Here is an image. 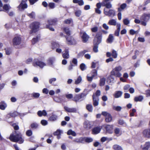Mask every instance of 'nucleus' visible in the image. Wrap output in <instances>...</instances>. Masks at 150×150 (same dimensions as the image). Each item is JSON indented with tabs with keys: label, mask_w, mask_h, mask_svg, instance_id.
<instances>
[{
	"label": "nucleus",
	"mask_w": 150,
	"mask_h": 150,
	"mask_svg": "<svg viewBox=\"0 0 150 150\" xmlns=\"http://www.w3.org/2000/svg\"><path fill=\"white\" fill-rule=\"evenodd\" d=\"M9 139L13 142H18L20 144L24 142L21 133L16 131H14L13 134L11 135Z\"/></svg>",
	"instance_id": "1"
},
{
	"label": "nucleus",
	"mask_w": 150,
	"mask_h": 150,
	"mask_svg": "<svg viewBox=\"0 0 150 150\" xmlns=\"http://www.w3.org/2000/svg\"><path fill=\"white\" fill-rule=\"evenodd\" d=\"M121 66L116 67L111 71L110 74L116 77H120L122 76V74L120 72L122 70Z\"/></svg>",
	"instance_id": "2"
},
{
	"label": "nucleus",
	"mask_w": 150,
	"mask_h": 150,
	"mask_svg": "<svg viewBox=\"0 0 150 150\" xmlns=\"http://www.w3.org/2000/svg\"><path fill=\"white\" fill-rule=\"evenodd\" d=\"M30 27L33 32H36L39 30V23L37 22H33L30 24Z\"/></svg>",
	"instance_id": "3"
},
{
	"label": "nucleus",
	"mask_w": 150,
	"mask_h": 150,
	"mask_svg": "<svg viewBox=\"0 0 150 150\" xmlns=\"http://www.w3.org/2000/svg\"><path fill=\"white\" fill-rule=\"evenodd\" d=\"M33 65L35 67L37 66L39 67H40L42 68L46 65L43 62L39 61L37 59H34L33 62Z\"/></svg>",
	"instance_id": "4"
},
{
	"label": "nucleus",
	"mask_w": 150,
	"mask_h": 150,
	"mask_svg": "<svg viewBox=\"0 0 150 150\" xmlns=\"http://www.w3.org/2000/svg\"><path fill=\"white\" fill-rule=\"evenodd\" d=\"M101 114L105 117V120L107 122H110L112 121V117L109 113L107 112L103 111L102 112Z\"/></svg>",
	"instance_id": "5"
},
{
	"label": "nucleus",
	"mask_w": 150,
	"mask_h": 150,
	"mask_svg": "<svg viewBox=\"0 0 150 150\" xmlns=\"http://www.w3.org/2000/svg\"><path fill=\"white\" fill-rule=\"evenodd\" d=\"M102 35L100 34H97L94 40V45H98L101 42Z\"/></svg>",
	"instance_id": "6"
},
{
	"label": "nucleus",
	"mask_w": 150,
	"mask_h": 150,
	"mask_svg": "<svg viewBox=\"0 0 150 150\" xmlns=\"http://www.w3.org/2000/svg\"><path fill=\"white\" fill-rule=\"evenodd\" d=\"M95 122L93 121H86L84 123V127L87 129L91 128L92 126L95 125Z\"/></svg>",
	"instance_id": "7"
},
{
	"label": "nucleus",
	"mask_w": 150,
	"mask_h": 150,
	"mask_svg": "<svg viewBox=\"0 0 150 150\" xmlns=\"http://www.w3.org/2000/svg\"><path fill=\"white\" fill-rule=\"evenodd\" d=\"M21 39L19 36H16L13 39V44L14 45H17L21 44Z\"/></svg>",
	"instance_id": "8"
},
{
	"label": "nucleus",
	"mask_w": 150,
	"mask_h": 150,
	"mask_svg": "<svg viewBox=\"0 0 150 150\" xmlns=\"http://www.w3.org/2000/svg\"><path fill=\"white\" fill-rule=\"evenodd\" d=\"M106 130V132L110 134L113 132V126L112 125H104L103 126Z\"/></svg>",
	"instance_id": "9"
},
{
	"label": "nucleus",
	"mask_w": 150,
	"mask_h": 150,
	"mask_svg": "<svg viewBox=\"0 0 150 150\" xmlns=\"http://www.w3.org/2000/svg\"><path fill=\"white\" fill-rule=\"evenodd\" d=\"M104 13L106 15L111 17H113L115 15V11L113 10H110L108 11L106 9L104 8Z\"/></svg>",
	"instance_id": "10"
},
{
	"label": "nucleus",
	"mask_w": 150,
	"mask_h": 150,
	"mask_svg": "<svg viewBox=\"0 0 150 150\" xmlns=\"http://www.w3.org/2000/svg\"><path fill=\"white\" fill-rule=\"evenodd\" d=\"M80 35L83 42H86L88 41L89 36L85 32H81L80 33Z\"/></svg>",
	"instance_id": "11"
},
{
	"label": "nucleus",
	"mask_w": 150,
	"mask_h": 150,
	"mask_svg": "<svg viewBox=\"0 0 150 150\" xmlns=\"http://www.w3.org/2000/svg\"><path fill=\"white\" fill-rule=\"evenodd\" d=\"M27 0H22V1L19 5L18 6V8L20 10L24 9L27 7V5L25 2Z\"/></svg>",
	"instance_id": "12"
},
{
	"label": "nucleus",
	"mask_w": 150,
	"mask_h": 150,
	"mask_svg": "<svg viewBox=\"0 0 150 150\" xmlns=\"http://www.w3.org/2000/svg\"><path fill=\"white\" fill-rule=\"evenodd\" d=\"M67 40L68 44L69 45H75L76 43L75 40L72 37L69 36L67 37Z\"/></svg>",
	"instance_id": "13"
},
{
	"label": "nucleus",
	"mask_w": 150,
	"mask_h": 150,
	"mask_svg": "<svg viewBox=\"0 0 150 150\" xmlns=\"http://www.w3.org/2000/svg\"><path fill=\"white\" fill-rule=\"evenodd\" d=\"M142 135L143 136L146 138H150V129H145L143 131Z\"/></svg>",
	"instance_id": "14"
},
{
	"label": "nucleus",
	"mask_w": 150,
	"mask_h": 150,
	"mask_svg": "<svg viewBox=\"0 0 150 150\" xmlns=\"http://www.w3.org/2000/svg\"><path fill=\"white\" fill-rule=\"evenodd\" d=\"M141 147L142 150H149V149L150 147V142H146L143 145H141Z\"/></svg>",
	"instance_id": "15"
},
{
	"label": "nucleus",
	"mask_w": 150,
	"mask_h": 150,
	"mask_svg": "<svg viewBox=\"0 0 150 150\" xmlns=\"http://www.w3.org/2000/svg\"><path fill=\"white\" fill-rule=\"evenodd\" d=\"M101 129L100 127H95L92 129V133L93 134H97L100 133Z\"/></svg>",
	"instance_id": "16"
},
{
	"label": "nucleus",
	"mask_w": 150,
	"mask_h": 150,
	"mask_svg": "<svg viewBox=\"0 0 150 150\" xmlns=\"http://www.w3.org/2000/svg\"><path fill=\"white\" fill-rule=\"evenodd\" d=\"M113 76L110 74V75L108 77L107 82H108L109 83H113L115 82L116 81L114 77Z\"/></svg>",
	"instance_id": "17"
},
{
	"label": "nucleus",
	"mask_w": 150,
	"mask_h": 150,
	"mask_svg": "<svg viewBox=\"0 0 150 150\" xmlns=\"http://www.w3.org/2000/svg\"><path fill=\"white\" fill-rule=\"evenodd\" d=\"M83 96L84 94L83 93L76 95L74 98L73 100L76 102L83 98Z\"/></svg>",
	"instance_id": "18"
},
{
	"label": "nucleus",
	"mask_w": 150,
	"mask_h": 150,
	"mask_svg": "<svg viewBox=\"0 0 150 150\" xmlns=\"http://www.w3.org/2000/svg\"><path fill=\"white\" fill-rule=\"evenodd\" d=\"M63 57L65 59H68L69 57V51L67 49H66L65 50V52L63 53L62 54Z\"/></svg>",
	"instance_id": "19"
},
{
	"label": "nucleus",
	"mask_w": 150,
	"mask_h": 150,
	"mask_svg": "<svg viewBox=\"0 0 150 150\" xmlns=\"http://www.w3.org/2000/svg\"><path fill=\"white\" fill-rule=\"evenodd\" d=\"M7 107L6 103L4 101H1L0 103V109L4 110Z\"/></svg>",
	"instance_id": "20"
},
{
	"label": "nucleus",
	"mask_w": 150,
	"mask_h": 150,
	"mask_svg": "<svg viewBox=\"0 0 150 150\" xmlns=\"http://www.w3.org/2000/svg\"><path fill=\"white\" fill-rule=\"evenodd\" d=\"M93 105L95 106H97L98 105V99L97 97H96L94 94H93Z\"/></svg>",
	"instance_id": "21"
},
{
	"label": "nucleus",
	"mask_w": 150,
	"mask_h": 150,
	"mask_svg": "<svg viewBox=\"0 0 150 150\" xmlns=\"http://www.w3.org/2000/svg\"><path fill=\"white\" fill-rule=\"evenodd\" d=\"M114 132L115 135L117 137L119 136L122 134V131L120 129L118 128H115L114 129Z\"/></svg>",
	"instance_id": "22"
},
{
	"label": "nucleus",
	"mask_w": 150,
	"mask_h": 150,
	"mask_svg": "<svg viewBox=\"0 0 150 150\" xmlns=\"http://www.w3.org/2000/svg\"><path fill=\"white\" fill-rule=\"evenodd\" d=\"M106 78L104 77L101 78L99 81V85L100 86H103L105 83Z\"/></svg>",
	"instance_id": "23"
},
{
	"label": "nucleus",
	"mask_w": 150,
	"mask_h": 150,
	"mask_svg": "<svg viewBox=\"0 0 150 150\" xmlns=\"http://www.w3.org/2000/svg\"><path fill=\"white\" fill-rule=\"evenodd\" d=\"M118 23H117L116 20L114 19H112L110 20H109L108 22V24L114 26L116 25V27H117V25Z\"/></svg>",
	"instance_id": "24"
},
{
	"label": "nucleus",
	"mask_w": 150,
	"mask_h": 150,
	"mask_svg": "<svg viewBox=\"0 0 150 150\" xmlns=\"http://www.w3.org/2000/svg\"><path fill=\"white\" fill-rule=\"evenodd\" d=\"M122 94V91H117L115 92L113 96L115 98L120 97Z\"/></svg>",
	"instance_id": "25"
},
{
	"label": "nucleus",
	"mask_w": 150,
	"mask_h": 150,
	"mask_svg": "<svg viewBox=\"0 0 150 150\" xmlns=\"http://www.w3.org/2000/svg\"><path fill=\"white\" fill-rule=\"evenodd\" d=\"M117 30L115 31V35L116 36H118L119 35V33L121 28V25L120 23L117 24Z\"/></svg>",
	"instance_id": "26"
},
{
	"label": "nucleus",
	"mask_w": 150,
	"mask_h": 150,
	"mask_svg": "<svg viewBox=\"0 0 150 150\" xmlns=\"http://www.w3.org/2000/svg\"><path fill=\"white\" fill-rule=\"evenodd\" d=\"M102 6H105L108 8H110L112 7V4L109 2L107 3L106 2H103L102 3Z\"/></svg>",
	"instance_id": "27"
},
{
	"label": "nucleus",
	"mask_w": 150,
	"mask_h": 150,
	"mask_svg": "<svg viewBox=\"0 0 150 150\" xmlns=\"http://www.w3.org/2000/svg\"><path fill=\"white\" fill-rule=\"evenodd\" d=\"M55 61V59L54 57L50 58L48 60V64L50 65H52Z\"/></svg>",
	"instance_id": "28"
},
{
	"label": "nucleus",
	"mask_w": 150,
	"mask_h": 150,
	"mask_svg": "<svg viewBox=\"0 0 150 150\" xmlns=\"http://www.w3.org/2000/svg\"><path fill=\"white\" fill-rule=\"evenodd\" d=\"M149 15L146 14H143L140 18V20L141 21L143 20L145 21L148 19L149 17Z\"/></svg>",
	"instance_id": "29"
},
{
	"label": "nucleus",
	"mask_w": 150,
	"mask_h": 150,
	"mask_svg": "<svg viewBox=\"0 0 150 150\" xmlns=\"http://www.w3.org/2000/svg\"><path fill=\"white\" fill-rule=\"evenodd\" d=\"M47 112L45 110H43L42 111H39L38 112V114L40 117L42 116H45L47 115Z\"/></svg>",
	"instance_id": "30"
},
{
	"label": "nucleus",
	"mask_w": 150,
	"mask_h": 150,
	"mask_svg": "<svg viewBox=\"0 0 150 150\" xmlns=\"http://www.w3.org/2000/svg\"><path fill=\"white\" fill-rule=\"evenodd\" d=\"M83 138V143L86 142L87 143H90L92 142L93 139L91 137H85Z\"/></svg>",
	"instance_id": "31"
},
{
	"label": "nucleus",
	"mask_w": 150,
	"mask_h": 150,
	"mask_svg": "<svg viewBox=\"0 0 150 150\" xmlns=\"http://www.w3.org/2000/svg\"><path fill=\"white\" fill-rule=\"evenodd\" d=\"M48 23L50 25H55L57 22L56 19H54L50 20L48 21Z\"/></svg>",
	"instance_id": "32"
},
{
	"label": "nucleus",
	"mask_w": 150,
	"mask_h": 150,
	"mask_svg": "<svg viewBox=\"0 0 150 150\" xmlns=\"http://www.w3.org/2000/svg\"><path fill=\"white\" fill-rule=\"evenodd\" d=\"M40 40V37L37 36L36 38H33L32 40V44L34 45L36 43L38 42Z\"/></svg>",
	"instance_id": "33"
},
{
	"label": "nucleus",
	"mask_w": 150,
	"mask_h": 150,
	"mask_svg": "<svg viewBox=\"0 0 150 150\" xmlns=\"http://www.w3.org/2000/svg\"><path fill=\"white\" fill-rule=\"evenodd\" d=\"M57 118V116L52 113L49 118V120L51 121H55Z\"/></svg>",
	"instance_id": "34"
},
{
	"label": "nucleus",
	"mask_w": 150,
	"mask_h": 150,
	"mask_svg": "<svg viewBox=\"0 0 150 150\" xmlns=\"http://www.w3.org/2000/svg\"><path fill=\"white\" fill-rule=\"evenodd\" d=\"M114 39L113 36L112 34L109 35L107 40V42L108 43H111L112 42Z\"/></svg>",
	"instance_id": "35"
},
{
	"label": "nucleus",
	"mask_w": 150,
	"mask_h": 150,
	"mask_svg": "<svg viewBox=\"0 0 150 150\" xmlns=\"http://www.w3.org/2000/svg\"><path fill=\"white\" fill-rule=\"evenodd\" d=\"M82 80V78L81 76H79L76 79L75 81V83L78 84L80 83Z\"/></svg>",
	"instance_id": "36"
},
{
	"label": "nucleus",
	"mask_w": 150,
	"mask_h": 150,
	"mask_svg": "<svg viewBox=\"0 0 150 150\" xmlns=\"http://www.w3.org/2000/svg\"><path fill=\"white\" fill-rule=\"evenodd\" d=\"M112 147L114 150H123L121 147L117 144L114 145Z\"/></svg>",
	"instance_id": "37"
},
{
	"label": "nucleus",
	"mask_w": 150,
	"mask_h": 150,
	"mask_svg": "<svg viewBox=\"0 0 150 150\" xmlns=\"http://www.w3.org/2000/svg\"><path fill=\"white\" fill-rule=\"evenodd\" d=\"M3 8L4 11H8L11 8V7L9 5L6 4L4 5Z\"/></svg>",
	"instance_id": "38"
},
{
	"label": "nucleus",
	"mask_w": 150,
	"mask_h": 150,
	"mask_svg": "<svg viewBox=\"0 0 150 150\" xmlns=\"http://www.w3.org/2000/svg\"><path fill=\"white\" fill-rule=\"evenodd\" d=\"M143 99V97L142 96H139L136 97L134 98L135 101H141Z\"/></svg>",
	"instance_id": "39"
},
{
	"label": "nucleus",
	"mask_w": 150,
	"mask_h": 150,
	"mask_svg": "<svg viewBox=\"0 0 150 150\" xmlns=\"http://www.w3.org/2000/svg\"><path fill=\"white\" fill-rule=\"evenodd\" d=\"M62 131L60 130H57L54 133V134L55 135H57V138L58 139L60 138L59 135L62 133Z\"/></svg>",
	"instance_id": "40"
},
{
	"label": "nucleus",
	"mask_w": 150,
	"mask_h": 150,
	"mask_svg": "<svg viewBox=\"0 0 150 150\" xmlns=\"http://www.w3.org/2000/svg\"><path fill=\"white\" fill-rule=\"evenodd\" d=\"M74 141L77 143H83V138L81 137L79 138L76 139H74Z\"/></svg>",
	"instance_id": "41"
},
{
	"label": "nucleus",
	"mask_w": 150,
	"mask_h": 150,
	"mask_svg": "<svg viewBox=\"0 0 150 150\" xmlns=\"http://www.w3.org/2000/svg\"><path fill=\"white\" fill-rule=\"evenodd\" d=\"M127 5L125 4H123L121 5L120 7L118 8V11H121L122 10H123L126 7Z\"/></svg>",
	"instance_id": "42"
},
{
	"label": "nucleus",
	"mask_w": 150,
	"mask_h": 150,
	"mask_svg": "<svg viewBox=\"0 0 150 150\" xmlns=\"http://www.w3.org/2000/svg\"><path fill=\"white\" fill-rule=\"evenodd\" d=\"M113 109L117 111H120L122 109V107L120 106H113Z\"/></svg>",
	"instance_id": "43"
},
{
	"label": "nucleus",
	"mask_w": 150,
	"mask_h": 150,
	"mask_svg": "<svg viewBox=\"0 0 150 150\" xmlns=\"http://www.w3.org/2000/svg\"><path fill=\"white\" fill-rule=\"evenodd\" d=\"M86 108L89 112H92L93 111V106L91 105H86Z\"/></svg>",
	"instance_id": "44"
},
{
	"label": "nucleus",
	"mask_w": 150,
	"mask_h": 150,
	"mask_svg": "<svg viewBox=\"0 0 150 150\" xmlns=\"http://www.w3.org/2000/svg\"><path fill=\"white\" fill-rule=\"evenodd\" d=\"M67 134L68 135H71L74 136H75L76 135L75 132L71 130H69L68 131Z\"/></svg>",
	"instance_id": "45"
},
{
	"label": "nucleus",
	"mask_w": 150,
	"mask_h": 150,
	"mask_svg": "<svg viewBox=\"0 0 150 150\" xmlns=\"http://www.w3.org/2000/svg\"><path fill=\"white\" fill-rule=\"evenodd\" d=\"M30 127L32 129H36L38 127V125L36 123H33L30 125Z\"/></svg>",
	"instance_id": "46"
},
{
	"label": "nucleus",
	"mask_w": 150,
	"mask_h": 150,
	"mask_svg": "<svg viewBox=\"0 0 150 150\" xmlns=\"http://www.w3.org/2000/svg\"><path fill=\"white\" fill-rule=\"evenodd\" d=\"M123 22L125 25H128L130 23V21L127 18L123 20Z\"/></svg>",
	"instance_id": "47"
},
{
	"label": "nucleus",
	"mask_w": 150,
	"mask_h": 150,
	"mask_svg": "<svg viewBox=\"0 0 150 150\" xmlns=\"http://www.w3.org/2000/svg\"><path fill=\"white\" fill-rule=\"evenodd\" d=\"M75 15L77 17H79L81 13V11L80 10H77L75 13Z\"/></svg>",
	"instance_id": "48"
},
{
	"label": "nucleus",
	"mask_w": 150,
	"mask_h": 150,
	"mask_svg": "<svg viewBox=\"0 0 150 150\" xmlns=\"http://www.w3.org/2000/svg\"><path fill=\"white\" fill-rule=\"evenodd\" d=\"M112 57L114 58H116L117 57V54L116 51L115 50H113L112 51Z\"/></svg>",
	"instance_id": "49"
},
{
	"label": "nucleus",
	"mask_w": 150,
	"mask_h": 150,
	"mask_svg": "<svg viewBox=\"0 0 150 150\" xmlns=\"http://www.w3.org/2000/svg\"><path fill=\"white\" fill-rule=\"evenodd\" d=\"M87 52L86 50H84L80 52L78 54L77 57H79L83 56L86 52Z\"/></svg>",
	"instance_id": "50"
},
{
	"label": "nucleus",
	"mask_w": 150,
	"mask_h": 150,
	"mask_svg": "<svg viewBox=\"0 0 150 150\" xmlns=\"http://www.w3.org/2000/svg\"><path fill=\"white\" fill-rule=\"evenodd\" d=\"M32 95L34 98H37L39 97L40 94L39 93H34L32 94Z\"/></svg>",
	"instance_id": "51"
},
{
	"label": "nucleus",
	"mask_w": 150,
	"mask_h": 150,
	"mask_svg": "<svg viewBox=\"0 0 150 150\" xmlns=\"http://www.w3.org/2000/svg\"><path fill=\"white\" fill-rule=\"evenodd\" d=\"M136 112V110L135 109H133L130 111V116L132 117L134 115V113Z\"/></svg>",
	"instance_id": "52"
},
{
	"label": "nucleus",
	"mask_w": 150,
	"mask_h": 150,
	"mask_svg": "<svg viewBox=\"0 0 150 150\" xmlns=\"http://www.w3.org/2000/svg\"><path fill=\"white\" fill-rule=\"evenodd\" d=\"M64 31L68 35H69L70 34V31L69 28H65L64 29Z\"/></svg>",
	"instance_id": "53"
},
{
	"label": "nucleus",
	"mask_w": 150,
	"mask_h": 150,
	"mask_svg": "<svg viewBox=\"0 0 150 150\" xmlns=\"http://www.w3.org/2000/svg\"><path fill=\"white\" fill-rule=\"evenodd\" d=\"M72 63L73 64L74 66L77 65V61L76 59L75 58H73L72 61Z\"/></svg>",
	"instance_id": "54"
},
{
	"label": "nucleus",
	"mask_w": 150,
	"mask_h": 150,
	"mask_svg": "<svg viewBox=\"0 0 150 150\" xmlns=\"http://www.w3.org/2000/svg\"><path fill=\"white\" fill-rule=\"evenodd\" d=\"M80 67L81 68V69L82 71H84L85 70L86 68V66L83 63L81 64L80 66Z\"/></svg>",
	"instance_id": "55"
},
{
	"label": "nucleus",
	"mask_w": 150,
	"mask_h": 150,
	"mask_svg": "<svg viewBox=\"0 0 150 150\" xmlns=\"http://www.w3.org/2000/svg\"><path fill=\"white\" fill-rule=\"evenodd\" d=\"M92 76L94 78V77L96 76L97 75V71L94 69L92 71Z\"/></svg>",
	"instance_id": "56"
},
{
	"label": "nucleus",
	"mask_w": 150,
	"mask_h": 150,
	"mask_svg": "<svg viewBox=\"0 0 150 150\" xmlns=\"http://www.w3.org/2000/svg\"><path fill=\"white\" fill-rule=\"evenodd\" d=\"M48 6L50 8H53L55 7V4L53 3H50L48 4Z\"/></svg>",
	"instance_id": "57"
},
{
	"label": "nucleus",
	"mask_w": 150,
	"mask_h": 150,
	"mask_svg": "<svg viewBox=\"0 0 150 150\" xmlns=\"http://www.w3.org/2000/svg\"><path fill=\"white\" fill-rule=\"evenodd\" d=\"M72 20L71 19H68L64 21V23H65L67 24H69L70 23H71L72 22Z\"/></svg>",
	"instance_id": "58"
},
{
	"label": "nucleus",
	"mask_w": 150,
	"mask_h": 150,
	"mask_svg": "<svg viewBox=\"0 0 150 150\" xmlns=\"http://www.w3.org/2000/svg\"><path fill=\"white\" fill-rule=\"evenodd\" d=\"M26 134L28 136H30L32 134V132L30 130H28L27 131Z\"/></svg>",
	"instance_id": "59"
},
{
	"label": "nucleus",
	"mask_w": 150,
	"mask_h": 150,
	"mask_svg": "<svg viewBox=\"0 0 150 150\" xmlns=\"http://www.w3.org/2000/svg\"><path fill=\"white\" fill-rule=\"evenodd\" d=\"M42 125L43 126H45L47 124V122L45 120H42L41 121Z\"/></svg>",
	"instance_id": "60"
},
{
	"label": "nucleus",
	"mask_w": 150,
	"mask_h": 150,
	"mask_svg": "<svg viewBox=\"0 0 150 150\" xmlns=\"http://www.w3.org/2000/svg\"><path fill=\"white\" fill-rule=\"evenodd\" d=\"M91 31L93 32H96L98 30V28L97 27H94L91 29Z\"/></svg>",
	"instance_id": "61"
},
{
	"label": "nucleus",
	"mask_w": 150,
	"mask_h": 150,
	"mask_svg": "<svg viewBox=\"0 0 150 150\" xmlns=\"http://www.w3.org/2000/svg\"><path fill=\"white\" fill-rule=\"evenodd\" d=\"M98 45H94V47L93 48V51L96 52H98Z\"/></svg>",
	"instance_id": "62"
},
{
	"label": "nucleus",
	"mask_w": 150,
	"mask_h": 150,
	"mask_svg": "<svg viewBox=\"0 0 150 150\" xmlns=\"http://www.w3.org/2000/svg\"><path fill=\"white\" fill-rule=\"evenodd\" d=\"M28 16L31 18H34L35 16V13L32 12L31 13L29 14Z\"/></svg>",
	"instance_id": "63"
},
{
	"label": "nucleus",
	"mask_w": 150,
	"mask_h": 150,
	"mask_svg": "<svg viewBox=\"0 0 150 150\" xmlns=\"http://www.w3.org/2000/svg\"><path fill=\"white\" fill-rule=\"evenodd\" d=\"M93 78V77L92 76H89L88 75L87 76V79L89 81H92Z\"/></svg>",
	"instance_id": "64"
}]
</instances>
